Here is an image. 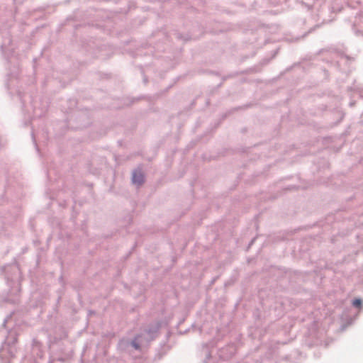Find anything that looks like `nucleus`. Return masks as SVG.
Instances as JSON below:
<instances>
[{
	"label": "nucleus",
	"mask_w": 363,
	"mask_h": 363,
	"mask_svg": "<svg viewBox=\"0 0 363 363\" xmlns=\"http://www.w3.org/2000/svg\"><path fill=\"white\" fill-rule=\"evenodd\" d=\"M133 345H134V347H135L136 349H138V345H137L133 344Z\"/></svg>",
	"instance_id": "3"
},
{
	"label": "nucleus",
	"mask_w": 363,
	"mask_h": 363,
	"mask_svg": "<svg viewBox=\"0 0 363 363\" xmlns=\"http://www.w3.org/2000/svg\"><path fill=\"white\" fill-rule=\"evenodd\" d=\"M144 182V175L140 171H135L133 174V182L140 185Z\"/></svg>",
	"instance_id": "1"
},
{
	"label": "nucleus",
	"mask_w": 363,
	"mask_h": 363,
	"mask_svg": "<svg viewBox=\"0 0 363 363\" xmlns=\"http://www.w3.org/2000/svg\"><path fill=\"white\" fill-rule=\"evenodd\" d=\"M352 303L355 307H360L362 306V301L360 299H354Z\"/></svg>",
	"instance_id": "2"
}]
</instances>
